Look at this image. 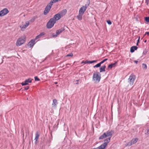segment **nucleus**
I'll return each instance as SVG.
<instances>
[{
    "mask_svg": "<svg viewBox=\"0 0 149 149\" xmlns=\"http://www.w3.org/2000/svg\"><path fill=\"white\" fill-rule=\"evenodd\" d=\"M113 133V132L112 130H108L106 132L104 133L102 135L99 137V139H102L104 138L107 137L104 140V141L108 143L110 142V139Z\"/></svg>",
    "mask_w": 149,
    "mask_h": 149,
    "instance_id": "nucleus-1",
    "label": "nucleus"
},
{
    "mask_svg": "<svg viewBox=\"0 0 149 149\" xmlns=\"http://www.w3.org/2000/svg\"><path fill=\"white\" fill-rule=\"evenodd\" d=\"M101 79V74L100 72H96L94 73L93 77V80L95 83H98L100 81Z\"/></svg>",
    "mask_w": 149,
    "mask_h": 149,
    "instance_id": "nucleus-2",
    "label": "nucleus"
},
{
    "mask_svg": "<svg viewBox=\"0 0 149 149\" xmlns=\"http://www.w3.org/2000/svg\"><path fill=\"white\" fill-rule=\"evenodd\" d=\"M25 40L26 37L25 36H23L19 38L18 39L17 41L16 45L17 46L21 45L25 42Z\"/></svg>",
    "mask_w": 149,
    "mask_h": 149,
    "instance_id": "nucleus-3",
    "label": "nucleus"
},
{
    "mask_svg": "<svg viewBox=\"0 0 149 149\" xmlns=\"http://www.w3.org/2000/svg\"><path fill=\"white\" fill-rule=\"evenodd\" d=\"M136 79L135 76L133 74H132L130 76L128 79V82L130 86L132 85Z\"/></svg>",
    "mask_w": 149,
    "mask_h": 149,
    "instance_id": "nucleus-4",
    "label": "nucleus"
},
{
    "mask_svg": "<svg viewBox=\"0 0 149 149\" xmlns=\"http://www.w3.org/2000/svg\"><path fill=\"white\" fill-rule=\"evenodd\" d=\"M53 3H54L51 0L50 2L46 7L44 12V14L45 15H47Z\"/></svg>",
    "mask_w": 149,
    "mask_h": 149,
    "instance_id": "nucleus-5",
    "label": "nucleus"
},
{
    "mask_svg": "<svg viewBox=\"0 0 149 149\" xmlns=\"http://www.w3.org/2000/svg\"><path fill=\"white\" fill-rule=\"evenodd\" d=\"M56 22L54 19L52 18L50 19L47 24V28L50 29L52 28L54 26Z\"/></svg>",
    "mask_w": 149,
    "mask_h": 149,
    "instance_id": "nucleus-6",
    "label": "nucleus"
},
{
    "mask_svg": "<svg viewBox=\"0 0 149 149\" xmlns=\"http://www.w3.org/2000/svg\"><path fill=\"white\" fill-rule=\"evenodd\" d=\"M138 140V139L137 138L133 139L130 141L128 143V145L131 146L132 145L135 144L137 142Z\"/></svg>",
    "mask_w": 149,
    "mask_h": 149,
    "instance_id": "nucleus-7",
    "label": "nucleus"
},
{
    "mask_svg": "<svg viewBox=\"0 0 149 149\" xmlns=\"http://www.w3.org/2000/svg\"><path fill=\"white\" fill-rule=\"evenodd\" d=\"M9 12L8 10L6 8H4L0 11V16H3L6 15Z\"/></svg>",
    "mask_w": 149,
    "mask_h": 149,
    "instance_id": "nucleus-8",
    "label": "nucleus"
},
{
    "mask_svg": "<svg viewBox=\"0 0 149 149\" xmlns=\"http://www.w3.org/2000/svg\"><path fill=\"white\" fill-rule=\"evenodd\" d=\"M87 7L86 5L83 6L82 7L80 8L79 11V13L83 14L85 11H86Z\"/></svg>",
    "mask_w": 149,
    "mask_h": 149,
    "instance_id": "nucleus-9",
    "label": "nucleus"
},
{
    "mask_svg": "<svg viewBox=\"0 0 149 149\" xmlns=\"http://www.w3.org/2000/svg\"><path fill=\"white\" fill-rule=\"evenodd\" d=\"M33 79L31 78H29L25 80V81L24 82H22L21 84L22 86H24L28 84L29 83H31V82L32 80Z\"/></svg>",
    "mask_w": 149,
    "mask_h": 149,
    "instance_id": "nucleus-10",
    "label": "nucleus"
},
{
    "mask_svg": "<svg viewBox=\"0 0 149 149\" xmlns=\"http://www.w3.org/2000/svg\"><path fill=\"white\" fill-rule=\"evenodd\" d=\"M61 15L59 13H58V14H57L55 15L54 16V17L53 18H52L54 19V20L56 22V21L57 20H58L59 19L61 18Z\"/></svg>",
    "mask_w": 149,
    "mask_h": 149,
    "instance_id": "nucleus-11",
    "label": "nucleus"
},
{
    "mask_svg": "<svg viewBox=\"0 0 149 149\" xmlns=\"http://www.w3.org/2000/svg\"><path fill=\"white\" fill-rule=\"evenodd\" d=\"M108 143H107L106 142H105L104 143L97 147L98 149H105V147L107 146Z\"/></svg>",
    "mask_w": 149,
    "mask_h": 149,
    "instance_id": "nucleus-12",
    "label": "nucleus"
},
{
    "mask_svg": "<svg viewBox=\"0 0 149 149\" xmlns=\"http://www.w3.org/2000/svg\"><path fill=\"white\" fill-rule=\"evenodd\" d=\"M64 30V29L63 28H61V29L57 30L56 31V35H53V37H56L59 34L61 33Z\"/></svg>",
    "mask_w": 149,
    "mask_h": 149,
    "instance_id": "nucleus-13",
    "label": "nucleus"
},
{
    "mask_svg": "<svg viewBox=\"0 0 149 149\" xmlns=\"http://www.w3.org/2000/svg\"><path fill=\"white\" fill-rule=\"evenodd\" d=\"M29 24V22L28 21H27L26 22L25 24L23 25L22 26H20V27L21 29V30L23 31H24V29L26 28L28 26Z\"/></svg>",
    "mask_w": 149,
    "mask_h": 149,
    "instance_id": "nucleus-14",
    "label": "nucleus"
},
{
    "mask_svg": "<svg viewBox=\"0 0 149 149\" xmlns=\"http://www.w3.org/2000/svg\"><path fill=\"white\" fill-rule=\"evenodd\" d=\"M117 63V62H116L115 63H111L108 65V68L111 69L113 67H115L116 66Z\"/></svg>",
    "mask_w": 149,
    "mask_h": 149,
    "instance_id": "nucleus-15",
    "label": "nucleus"
},
{
    "mask_svg": "<svg viewBox=\"0 0 149 149\" xmlns=\"http://www.w3.org/2000/svg\"><path fill=\"white\" fill-rule=\"evenodd\" d=\"M35 40L33 39L29 43V45L30 46V47H31L33 46L35 44Z\"/></svg>",
    "mask_w": 149,
    "mask_h": 149,
    "instance_id": "nucleus-16",
    "label": "nucleus"
},
{
    "mask_svg": "<svg viewBox=\"0 0 149 149\" xmlns=\"http://www.w3.org/2000/svg\"><path fill=\"white\" fill-rule=\"evenodd\" d=\"M39 134H38V132H37L36 134V136L35 138V140L36 141L35 143L36 144L37 143V141L39 137Z\"/></svg>",
    "mask_w": 149,
    "mask_h": 149,
    "instance_id": "nucleus-17",
    "label": "nucleus"
},
{
    "mask_svg": "<svg viewBox=\"0 0 149 149\" xmlns=\"http://www.w3.org/2000/svg\"><path fill=\"white\" fill-rule=\"evenodd\" d=\"M57 104V100L55 99H54L53 101V103L52 104V107H56Z\"/></svg>",
    "mask_w": 149,
    "mask_h": 149,
    "instance_id": "nucleus-18",
    "label": "nucleus"
},
{
    "mask_svg": "<svg viewBox=\"0 0 149 149\" xmlns=\"http://www.w3.org/2000/svg\"><path fill=\"white\" fill-rule=\"evenodd\" d=\"M106 68L105 65H103L100 68V72H105V69Z\"/></svg>",
    "mask_w": 149,
    "mask_h": 149,
    "instance_id": "nucleus-19",
    "label": "nucleus"
},
{
    "mask_svg": "<svg viewBox=\"0 0 149 149\" xmlns=\"http://www.w3.org/2000/svg\"><path fill=\"white\" fill-rule=\"evenodd\" d=\"M137 47L136 46H132L130 49V52L132 53L135 50H136L137 49Z\"/></svg>",
    "mask_w": 149,
    "mask_h": 149,
    "instance_id": "nucleus-20",
    "label": "nucleus"
},
{
    "mask_svg": "<svg viewBox=\"0 0 149 149\" xmlns=\"http://www.w3.org/2000/svg\"><path fill=\"white\" fill-rule=\"evenodd\" d=\"M66 12L67 10L65 9L61 11L59 13L61 15V16L62 17L66 14Z\"/></svg>",
    "mask_w": 149,
    "mask_h": 149,
    "instance_id": "nucleus-21",
    "label": "nucleus"
},
{
    "mask_svg": "<svg viewBox=\"0 0 149 149\" xmlns=\"http://www.w3.org/2000/svg\"><path fill=\"white\" fill-rule=\"evenodd\" d=\"M83 14L79 13L78 15L77 16V18L79 20H81L82 19V16Z\"/></svg>",
    "mask_w": 149,
    "mask_h": 149,
    "instance_id": "nucleus-22",
    "label": "nucleus"
},
{
    "mask_svg": "<svg viewBox=\"0 0 149 149\" xmlns=\"http://www.w3.org/2000/svg\"><path fill=\"white\" fill-rule=\"evenodd\" d=\"M101 64H102L100 62L99 63H98L97 64H96V65H95L93 67H94V68H95V67L98 68V67H100L101 66Z\"/></svg>",
    "mask_w": 149,
    "mask_h": 149,
    "instance_id": "nucleus-23",
    "label": "nucleus"
},
{
    "mask_svg": "<svg viewBox=\"0 0 149 149\" xmlns=\"http://www.w3.org/2000/svg\"><path fill=\"white\" fill-rule=\"evenodd\" d=\"M142 68L143 69L146 70L147 69V65L146 64L143 63L142 64Z\"/></svg>",
    "mask_w": 149,
    "mask_h": 149,
    "instance_id": "nucleus-24",
    "label": "nucleus"
},
{
    "mask_svg": "<svg viewBox=\"0 0 149 149\" xmlns=\"http://www.w3.org/2000/svg\"><path fill=\"white\" fill-rule=\"evenodd\" d=\"M145 20L146 22H149V17H146L145 18Z\"/></svg>",
    "mask_w": 149,
    "mask_h": 149,
    "instance_id": "nucleus-25",
    "label": "nucleus"
},
{
    "mask_svg": "<svg viewBox=\"0 0 149 149\" xmlns=\"http://www.w3.org/2000/svg\"><path fill=\"white\" fill-rule=\"evenodd\" d=\"M96 60H94L92 61H88V63H92L96 62Z\"/></svg>",
    "mask_w": 149,
    "mask_h": 149,
    "instance_id": "nucleus-26",
    "label": "nucleus"
},
{
    "mask_svg": "<svg viewBox=\"0 0 149 149\" xmlns=\"http://www.w3.org/2000/svg\"><path fill=\"white\" fill-rule=\"evenodd\" d=\"M41 37H40V36L38 35L36 36L34 40H36L39 38H40Z\"/></svg>",
    "mask_w": 149,
    "mask_h": 149,
    "instance_id": "nucleus-27",
    "label": "nucleus"
},
{
    "mask_svg": "<svg viewBox=\"0 0 149 149\" xmlns=\"http://www.w3.org/2000/svg\"><path fill=\"white\" fill-rule=\"evenodd\" d=\"M107 59L106 58V59H104V60H103L102 61H101L100 62L101 63V64H102L104 62H105V61H107Z\"/></svg>",
    "mask_w": 149,
    "mask_h": 149,
    "instance_id": "nucleus-28",
    "label": "nucleus"
},
{
    "mask_svg": "<svg viewBox=\"0 0 149 149\" xmlns=\"http://www.w3.org/2000/svg\"><path fill=\"white\" fill-rule=\"evenodd\" d=\"M45 34V33L44 32H42L40 33V34L39 35L40 36V37H41V36L44 35Z\"/></svg>",
    "mask_w": 149,
    "mask_h": 149,
    "instance_id": "nucleus-29",
    "label": "nucleus"
},
{
    "mask_svg": "<svg viewBox=\"0 0 149 149\" xmlns=\"http://www.w3.org/2000/svg\"><path fill=\"white\" fill-rule=\"evenodd\" d=\"M107 23L109 25H111V21L110 20H108L107 21Z\"/></svg>",
    "mask_w": 149,
    "mask_h": 149,
    "instance_id": "nucleus-30",
    "label": "nucleus"
},
{
    "mask_svg": "<svg viewBox=\"0 0 149 149\" xmlns=\"http://www.w3.org/2000/svg\"><path fill=\"white\" fill-rule=\"evenodd\" d=\"M35 81H39L40 80V79L37 77H35Z\"/></svg>",
    "mask_w": 149,
    "mask_h": 149,
    "instance_id": "nucleus-31",
    "label": "nucleus"
},
{
    "mask_svg": "<svg viewBox=\"0 0 149 149\" xmlns=\"http://www.w3.org/2000/svg\"><path fill=\"white\" fill-rule=\"evenodd\" d=\"M35 19V18L34 17L32 18L30 21L31 22H33Z\"/></svg>",
    "mask_w": 149,
    "mask_h": 149,
    "instance_id": "nucleus-32",
    "label": "nucleus"
},
{
    "mask_svg": "<svg viewBox=\"0 0 149 149\" xmlns=\"http://www.w3.org/2000/svg\"><path fill=\"white\" fill-rule=\"evenodd\" d=\"M73 54L72 53H71L67 55V56H73Z\"/></svg>",
    "mask_w": 149,
    "mask_h": 149,
    "instance_id": "nucleus-33",
    "label": "nucleus"
},
{
    "mask_svg": "<svg viewBox=\"0 0 149 149\" xmlns=\"http://www.w3.org/2000/svg\"><path fill=\"white\" fill-rule=\"evenodd\" d=\"M54 3H55L61 0H51Z\"/></svg>",
    "mask_w": 149,
    "mask_h": 149,
    "instance_id": "nucleus-34",
    "label": "nucleus"
},
{
    "mask_svg": "<svg viewBox=\"0 0 149 149\" xmlns=\"http://www.w3.org/2000/svg\"><path fill=\"white\" fill-rule=\"evenodd\" d=\"M147 51H146L145 50V51H144L143 52V54H144V55H146V53H147Z\"/></svg>",
    "mask_w": 149,
    "mask_h": 149,
    "instance_id": "nucleus-35",
    "label": "nucleus"
},
{
    "mask_svg": "<svg viewBox=\"0 0 149 149\" xmlns=\"http://www.w3.org/2000/svg\"><path fill=\"white\" fill-rule=\"evenodd\" d=\"M149 1V0H146V3L147 5H148Z\"/></svg>",
    "mask_w": 149,
    "mask_h": 149,
    "instance_id": "nucleus-36",
    "label": "nucleus"
},
{
    "mask_svg": "<svg viewBox=\"0 0 149 149\" xmlns=\"http://www.w3.org/2000/svg\"><path fill=\"white\" fill-rule=\"evenodd\" d=\"M29 88V86H27L26 87H25L24 89L25 90H26L28 89Z\"/></svg>",
    "mask_w": 149,
    "mask_h": 149,
    "instance_id": "nucleus-37",
    "label": "nucleus"
},
{
    "mask_svg": "<svg viewBox=\"0 0 149 149\" xmlns=\"http://www.w3.org/2000/svg\"><path fill=\"white\" fill-rule=\"evenodd\" d=\"M146 34H147L148 35H149V32H146L145 35Z\"/></svg>",
    "mask_w": 149,
    "mask_h": 149,
    "instance_id": "nucleus-38",
    "label": "nucleus"
},
{
    "mask_svg": "<svg viewBox=\"0 0 149 149\" xmlns=\"http://www.w3.org/2000/svg\"><path fill=\"white\" fill-rule=\"evenodd\" d=\"M85 63H88V61H86L84 62Z\"/></svg>",
    "mask_w": 149,
    "mask_h": 149,
    "instance_id": "nucleus-39",
    "label": "nucleus"
},
{
    "mask_svg": "<svg viewBox=\"0 0 149 149\" xmlns=\"http://www.w3.org/2000/svg\"><path fill=\"white\" fill-rule=\"evenodd\" d=\"M134 62L135 63H136L137 64V63H138V61H136V60H135V61H134Z\"/></svg>",
    "mask_w": 149,
    "mask_h": 149,
    "instance_id": "nucleus-40",
    "label": "nucleus"
},
{
    "mask_svg": "<svg viewBox=\"0 0 149 149\" xmlns=\"http://www.w3.org/2000/svg\"><path fill=\"white\" fill-rule=\"evenodd\" d=\"M138 43H139V42H137L136 44V45H138Z\"/></svg>",
    "mask_w": 149,
    "mask_h": 149,
    "instance_id": "nucleus-41",
    "label": "nucleus"
},
{
    "mask_svg": "<svg viewBox=\"0 0 149 149\" xmlns=\"http://www.w3.org/2000/svg\"><path fill=\"white\" fill-rule=\"evenodd\" d=\"M139 39H138L137 42H139Z\"/></svg>",
    "mask_w": 149,
    "mask_h": 149,
    "instance_id": "nucleus-42",
    "label": "nucleus"
},
{
    "mask_svg": "<svg viewBox=\"0 0 149 149\" xmlns=\"http://www.w3.org/2000/svg\"><path fill=\"white\" fill-rule=\"evenodd\" d=\"M57 84V82H55V84Z\"/></svg>",
    "mask_w": 149,
    "mask_h": 149,
    "instance_id": "nucleus-43",
    "label": "nucleus"
},
{
    "mask_svg": "<svg viewBox=\"0 0 149 149\" xmlns=\"http://www.w3.org/2000/svg\"><path fill=\"white\" fill-rule=\"evenodd\" d=\"M3 60L2 59V62L1 63H3Z\"/></svg>",
    "mask_w": 149,
    "mask_h": 149,
    "instance_id": "nucleus-44",
    "label": "nucleus"
},
{
    "mask_svg": "<svg viewBox=\"0 0 149 149\" xmlns=\"http://www.w3.org/2000/svg\"><path fill=\"white\" fill-rule=\"evenodd\" d=\"M146 42V40L145 41H144V42Z\"/></svg>",
    "mask_w": 149,
    "mask_h": 149,
    "instance_id": "nucleus-45",
    "label": "nucleus"
},
{
    "mask_svg": "<svg viewBox=\"0 0 149 149\" xmlns=\"http://www.w3.org/2000/svg\"><path fill=\"white\" fill-rule=\"evenodd\" d=\"M140 37H139L138 39H139L140 40Z\"/></svg>",
    "mask_w": 149,
    "mask_h": 149,
    "instance_id": "nucleus-46",
    "label": "nucleus"
},
{
    "mask_svg": "<svg viewBox=\"0 0 149 149\" xmlns=\"http://www.w3.org/2000/svg\"><path fill=\"white\" fill-rule=\"evenodd\" d=\"M84 62H85L83 61V62H82V63H84Z\"/></svg>",
    "mask_w": 149,
    "mask_h": 149,
    "instance_id": "nucleus-47",
    "label": "nucleus"
},
{
    "mask_svg": "<svg viewBox=\"0 0 149 149\" xmlns=\"http://www.w3.org/2000/svg\"><path fill=\"white\" fill-rule=\"evenodd\" d=\"M76 84H79V83H78V82H77V83H76Z\"/></svg>",
    "mask_w": 149,
    "mask_h": 149,
    "instance_id": "nucleus-48",
    "label": "nucleus"
}]
</instances>
